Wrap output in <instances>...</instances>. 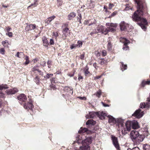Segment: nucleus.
<instances>
[{
	"mask_svg": "<svg viewBox=\"0 0 150 150\" xmlns=\"http://www.w3.org/2000/svg\"><path fill=\"white\" fill-rule=\"evenodd\" d=\"M137 4V10L136 11L132 16V18L134 21H139L140 23L138 24L141 27L142 29L145 30L146 27L145 25L147 23L146 19L141 17L144 12L147 11V8L145 3L141 0H134Z\"/></svg>",
	"mask_w": 150,
	"mask_h": 150,
	"instance_id": "obj_1",
	"label": "nucleus"
},
{
	"mask_svg": "<svg viewBox=\"0 0 150 150\" xmlns=\"http://www.w3.org/2000/svg\"><path fill=\"white\" fill-rule=\"evenodd\" d=\"M82 137L81 136L79 135L78 138H76V142L79 144L82 143V146L80 147V150H89L90 147L89 145L91 143V139L89 138H87L84 140H81Z\"/></svg>",
	"mask_w": 150,
	"mask_h": 150,
	"instance_id": "obj_2",
	"label": "nucleus"
},
{
	"mask_svg": "<svg viewBox=\"0 0 150 150\" xmlns=\"http://www.w3.org/2000/svg\"><path fill=\"white\" fill-rule=\"evenodd\" d=\"M126 131H130L131 128L133 129H137L139 127L138 122L136 120L132 121H127L125 123Z\"/></svg>",
	"mask_w": 150,
	"mask_h": 150,
	"instance_id": "obj_3",
	"label": "nucleus"
},
{
	"mask_svg": "<svg viewBox=\"0 0 150 150\" xmlns=\"http://www.w3.org/2000/svg\"><path fill=\"white\" fill-rule=\"evenodd\" d=\"M120 30L121 31H126L131 32L133 28V27L124 21L121 22L120 24Z\"/></svg>",
	"mask_w": 150,
	"mask_h": 150,
	"instance_id": "obj_4",
	"label": "nucleus"
},
{
	"mask_svg": "<svg viewBox=\"0 0 150 150\" xmlns=\"http://www.w3.org/2000/svg\"><path fill=\"white\" fill-rule=\"evenodd\" d=\"M116 122L119 123L118 126L119 127H122V132L123 134L125 135L127 132H126V128L124 127V124L123 123V120L121 118L118 119L116 120Z\"/></svg>",
	"mask_w": 150,
	"mask_h": 150,
	"instance_id": "obj_5",
	"label": "nucleus"
},
{
	"mask_svg": "<svg viewBox=\"0 0 150 150\" xmlns=\"http://www.w3.org/2000/svg\"><path fill=\"white\" fill-rule=\"evenodd\" d=\"M111 138L112 141V143L115 147L117 150H120V146L118 141L117 138L114 135H112Z\"/></svg>",
	"mask_w": 150,
	"mask_h": 150,
	"instance_id": "obj_6",
	"label": "nucleus"
},
{
	"mask_svg": "<svg viewBox=\"0 0 150 150\" xmlns=\"http://www.w3.org/2000/svg\"><path fill=\"white\" fill-rule=\"evenodd\" d=\"M120 41L124 43V46L122 49L124 50H126L129 49L127 45L129 43V41L125 38H120Z\"/></svg>",
	"mask_w": 150,
	"mask_h": 150,
	"instance_id": "obj_7",
	"label": "nucleus"
},
{
	"mask_svg": "<svg viewBox=\"0 0 150 150\" xmlns=\"http://www.w3.org/2000/svg\"><path fill=\"white\" fill-rule=\"evenodd\" d=\"M144 115L143 112V111H141L140 109H139L137 110L133 113L132 115L133 116H134L138 118H141Z\"/></svg>",
	"mask_w": 150,
	"mask_h": 150,
	"instance_id": "obj_8",
	"label": "nucleus"
},
{
	"mask_svg": "<svg viewBox=\"0 0 150 150\" xmlns=\"http://www.w3.org/2000/svg\"><path fill=\"white\" fill-rule=\"evenodd\" d=\"M139 134L138 131L136 130L132 131L130 132V137L132 141L134 142Z\"/></svg>",
	"mask_w": 150,
	"mask_h": 150,
	"instance_id": "obj_9",
	"label": "nucleus"
},
{
	"mask_svg": "<svg viewBox=\"0 0 150 150\" xmlns=\"http://www.w3.org/2000/svg\"><path fill=\"white\" fill-rule=\"evenodd\" d=\"M36 25L35 24L27 25L25 28V30L26 31H28L34 29Z\"/></svg>",
	"mask_w": 150,
	"mask_h": 150,
	"instance_id": "obj_10",
	"label": "nucleus"
},
{
	"mask_svg": "<svg viewBox=\"0 0 150 150\" xmlns=\"http://www.w3.org/2000/svg\"><path fill=\"white\" fill-rule=\"evenodd\" d=\"M33 107V104L30 102L24 104V108L26 109L32 110Z\"/></svg>",
	"mask_w": 150,
	"mask_h": 150,
	"instance_id": "obj_11",
	"label": "nucleus"
},
{
	"mask_svg": "<svg viewBox=\"0 0 150 150\" xmlns=\"http://www.w3.org/2000/svg\"><path fill=\"white\" fill-rule=\"evenodd\" d=\"M18 90L16 88L11 89L6 91V92L8 94H13L17 92Z\"/></svg>",
	"mask_w": 150,
	"mask_h": 150,
	"instance_id": "obj_12",
	"label": "nucleus"
},
{
	"mask_svg": "<svg viewBox=\"0 0 150 150\" xmlns=\"http://www.w3.org/2000/svg\"><path fill=\"white\" fill-rule=\"evenodd\" d=\"M17 98L18 100L21 101H25L27 99L26 96L23 94H21Z\"/></svg>",
	"mask_w": 150,
	"mask_h": 150,
	"instance_id": "obj_13",
	"label": "nucleus"
},
{
	"mask_svg": "<svg viewBox=\"0 0 150 150\" xmlns=\"http://www.w3.org/2000/svg\"><path fill=\"white\" fill-rule=\"evenodd\" d=\"M144 138V136L143 135L139 134L134 142L139 143L143 140Z\"/></svg>",
	"mask_w": 150,
	"mask_h": 150,
	"instance_id": "obj_14",
	"label": "nucleus"
},
{
	"mask_svg": "<svg viewBox=\"0 0 150 150\" xmlns=\"http://www.w3.org/2000/svg\"><path fill=\"white\" fill-rule=\"evenodd\" d=\"M108 122L111 125L115 124L116 122V120L111 116H108Z\"/></svg>",
	"mask_w": 150,
	"mask_h": 150,
	"instance_id": "obj_15",
	"label": "nucleus"
},
{
	"mask_svg": "<svg viewBox=\"0 0 150 150\" xmlns=\"http://www.w3.org/2000/svg\"><path fill=\"white\" fill-rule=\"evenodd\" d=\"M90 118H93L96 115L98 116V112H91L89 113Z\"/></svg>",
	"mask_w": 150,
	"mask_h": 150,
	"instance_id": "obj_16",
	"label": "nucleus"
},
{
	"mask_svg": "<svg viewBox=\"0 0 150 150\" xmlns=\"http://www.w3.org/2000/svg\"><path fill=\"white\" fill-rule=\"evenodd\" d=\"M95 124V121H94L93 119L88 120L86 123V125H94Z\"/></svg>",
	"mask_w": 150,
	"mask_h": 150,
	"instance_id": "obj_17",
	"label": "nucleus"
},
{
	"mask_svg": "<svg viewBox=\"0 0 150 150\" xmlns=\"http://www.w3.org/2000/svg\"><path fill=\"white\" fill-rule=\"evenodd\" d=\"M55 16H52L50 17L47 18L45 20V22L47 24H49L52 20H53L55 18Z\"/></svg>",
	"mask_w": 150,
	"mask_h": 150,
	"instance_id": "obj_18",
	"label": "nucleus"
},
{
	"mask_svg": "<svg viewBox=\"0 0 150 150\" xmlns=\"http://www.w3.org/2000/svg\"><path fill=\"white\" fill-rule=\"evenodd\" d=\"M43 45L44 46L47 47L49 45V43L47 39L45 38H42Z\"/></svg>",
	"mask_w": 150,
	"mask_h": 150,
	"instance_id": "obj_19",
	"label": "nucleus"
},
{
	"mask_svg": "<svg viewBox=\"0 0 150 150\" xmlns=\"http://www.w3.org/2000/svg\"><path fill=\"white\" fill-rule=\"evenodd\" d=\"M75 16L76 13H75L73 12H71L69 14L68 17V19L70 20L72 19Z\"/></svg>",
	"mask_w": 150,
	"mask_h": 150,
	"instance_id": "obj_20",
	"label": "nucleus"
},
{
	"mask_svg": "<svg viewBox=\"0 0 150 150\" xmlns=\"http://www.w3.org/2000/svg\"><path fill=\"white\" fill-rule=\"evenodd\" d=\"M63 34L65 36H67L69 34V29L68 28H66L64 29L63 31Z\"/></svg>",
	"mask_w": 150,
	"mask_h": 150,
	"instance_id": "obj_21",
	"label": "nucleus"
},
{
	"mask_svg": "<svg viewBox=\"0 0 150 150\" xmlns=\"http://www.w3.org/2000/svg\"><path fill=\"white\" fill-rule=\"evenodd\" d=\"M106 25L112 28L113 27V28H116L117 26V25L116 23H106Z\"/></svg>",
	"mask_w": 150,
	"mask_h": 150,
	"instance_id": "obj_22",
	"label": "nucleus"
},
{
	"mask_svg": "<svg viewBox=\"0 0 150 150\" xmlns=\"http://www.w3.org/2000/svg\"><path fill=\"white\" fill-rule=\"evenodd\" d=\"M89 131L88 129L86 128H81L80 129L79 131V133H84L85 132H87V133H88Z\"/></svg>",
	"mask_w": 150,
	"mask_h": 150,
	"instance_id": "obj_23",
	"label": "nucleus"
},
{
	"mask_svg": "<svg viewBox=\"0 0 150 150\" xmlns=\"http://www.w3.org/2000/svg\"><path fill=\"white\" fill-rule=\"evenodd\" d=\"M104 27L102 25H99L97 27V29L98 32H102L103 30L104 29Z\"/></svg>",
	"mask_w": 150,
	"mask_h": 150,
	"instance_id": "obj_24",
	"label": "nucleus"
},
{
	"mask_svg": "<svg viewBox=\"0 0 150 150\" xmlns=\"http://www.w3.org/2000/svg\"><path fill=\"white\" fill-rule=\"evenodd\" d=\"M107 116V114L105 112H98V116L100 118L101 117L102 118L103 117H104V116Z\"/></svg>",
	"mask_w": 150,
	"mask_h": 150,
	"instance_id": "obj_25",
	"label": "nucleus"
},
{
	"mask_svg": "<svg viewBox=\"0 0 150 150\" xmlns=\"http://www.w3.org/2000/svg\"><path fill=\"white\" fill-rule=\"evenodd\" d=\"M112 45L110 42L108 41L107 44V49L109 51L111 50H112Z\"/></svg>",
	"mask_w": 150,
	"mask_h": 150,
	"instance_id": "obj_26",
	"label": "nucleus"
},
{
	"mask_svg": "<svg viewBox=\"0 0 150 150\" xmlns=\"http://www.w3.org/2000/svg\"><path fill=\"white\" fill-rule=\"evenodd\" d=\"M24 55L23 53L21 52H17V54L16 55V56L18 57L21 58Z\"/></svg>",
	"mask_w": 150,
	"mask_h": 150,
	"instance_id": "obj_27",
	"label": "nucleus"
},
{
	"mask_svg": "<svg viewBox=\"0 0 150 150\" xmlns=\"http://www.w3.org/2000/svg\"><path fill=\"white\" fill-rule=\"evenodd\" d=\"M108 32L109 30L108 27L107 28H106L104 27V29L103 30L102 33L104 35H106Z\"/></svg>",
	"mask_w": 150,
	"mask_h": 150,
	"instance_id": "obj_28",
	"label": "nucleus"
},
{
	"mask_svg": "<svg viewBox=\"0 0 150 150\" xmlns=\"http://www.w3.org/2000/svg\"><path fill=\"white\" fill-rule=\"evenodd\" d=\"M144 150H150V146L149 145H144L143 146Z\"/></svg>",
	"mask_w": 150,
	"mask_h": 150,
	"instance_id": "obj_29",
	"label": "nucleus"
},
{
	"mask_svg": "<svg viewBox=\"0 0 150 150\" xmlns=\"http://www.w3.org/2000/svg\"><path fill=\"white\" fill-rule=\"evenodd\" d=\"M147 84V85H150V81H143L142 83V86L143 87H144L145 85Z\"/></svg>",
	"mask_w": 150,
	"mask_h": 150,
	"instance_id": "obj_30",
	"label": "nucleus"
},
{
	"mask_svg": "<svg viewBox=\"0 0 150 150\" xmlns=\"http://www.w3.org/2000/svg\"><path fill=\"white\" fill-rule=\"evenodd\" d=\"M122 66L121 67V69L122 71L126 69L127 68V66L126 65H125L123 64V62H122Z\"/></svg>",
	"mask_w": 150,
	"mask_h": 150,
	"instance_id": "obj_31",
	"label": "nucleus"
},
{
	"mask_svg": "<svg viewBox=\"0 0 150 150\" xmlns=\"http://www.w3.org/2000/svg\"><path fill=\"white\" fill-rule=\"evenodd\" d=\"M64 90L65 91H67V92L68 91H72V93H73L72 89L70 87H66L64 88Z\"/></svg>",
	"mask_w": 150,
	"mask_h": 150,
	"instance_id": "obj_32",
	"label": "nucleus"
},
{
	"mask_svg": "<svg viewBox=\"0 0 150 150\" xmlns=\"http://www.w3.org/2000/svg\"><path fill=\"white\" fill-rule=\"evenodd\" d=\"M89 22V21H85V23L86 25L88 24V26H90L91 25H92L93 24H95L96 23V21L94 19V21H93V23L88 24V23Z\"/></svg>",
	"mask_w": 150,
	"mask_h": 150,
	"instance_id": "obj_33",
	"label": "nucleus"
},
{
	"mask_svg": "<svg viewBox=\"0 0 150 150\" xmlns=\"http://www.w3.org/2000/svg\"><path fill=\"white\" fill-rule=\"evenodd\" d=\"M39 79L40 78L38 76H37L34 79V81L37 84H39L40 81Z\"/></svg>",
	"mask_w": 150,
	"mask_h": 150,
	"instance_id": "obj_34",
	"label": "nucleus"
},
{
	"mask_svg": "<svg viewBox=\"0 0 150 150\" xmlns=\"http://www.w3.org/2000/svg\"><path fill=\"white\" fill-rule=\"evenodd\" d=\"M105 61L103 58L100 59L99 60V63L101 65H103L105 64Z\"/></svg>",
	"mask_w": 150,
	"mask_h": 150,
	"instance_id": "obj_35",
	"label": "nucleus"
},
{
	"mask_svg": "<svg viewBox=\"0 0 150 150\" xmlns=\"http://www.w3.org/2000/svg\"><path fill=\"white\" fill-rule=\"evenodd\" d=\"M39 67L38 66H35L32 69V71H38L39 70Z\"/></svg>",
	"mask_w": 150,
	"mask_h": 150,
	"instance_id": "obj_36",
	"label": "nucleus"
},
{
	"mask_svg": "<svg viewBox=\"0 0 150 150\" xmlns=\"http://www.w3.org/2000/svg\"><path fill=\"white\" fill-rule=\"evenodd\" d=\"M109 32H113L115 31V28H111L110 27H108Z\"/></svg>",
	"mask_w": 150,
	"mask_h": 150,
	"instance_id": "obj_37",
	"label": "nucleus"
},
{
	"mask_svg": "<svg viewBox=\"0 0 150 150\" xmlns=\"http://www.w3.org/2000/svg\"><path fill=\"white\" fill-rule=\"evenodd\" d=\"M8 88V87L4 85H0V90H2L4 89H6Z\"/></svg>",
	"mask_w": 150,
	"mask_h": 150,
	"instance_id": "obj_38",
	"label": "nucleus"
},
{
	"mask_svg": "<svg viewBox=\"0 0 150 150\" xmlns=\"http://www.w3.org/2000/svg\"><path fill=\"white\" fill-rule=\"evenodd\" d=\"M82 42L80 41H78L77 42V44L76 45L77 47H81L82 46Z\"/></svg>",
	"mask_w": 150,
	"mask_h": 150,
	"instance_id": "obj_39",
	"label": "nucleus"
},
{
	"mask_svg": "<svg viewBox=\"0 0 150 150\" xmlns=\"http://www.w3.org/2000/svg\"><path fill=\"white\" fill-rule=\"evenodd\" d=\"M25 59L26 60V61L25 64L26 65L28 64L29 63V57L28 56H25Z\"/></svg>",
	"mask_w": 150,
	"mask_h": 150,
	"instance_id": "obj_40",
	"label": "nucleus"
},
{
	"mask_svg": "<svg viewBox=\"0 0 150 150\" xmlns=\"http://www.w3.org/2000/svg\"><path fill=\"white\" fill-rule=\"evenodd\" d=\"M53 75L52 74H47L46 76H44V78L46 79H49L52 77Z\"/></svg>",
	"mask_w": 150,
	"mask_h": 150,
	"instance_id": "obj_41",
	"label": "nucleus"
},
{
	"mask_svg": "<svg viewBox=\"0 0 150 150\" xmlns=\"http://www.w3.org/2000/svg\"><path fill=\"white\" fill-rule=\"evenodd\" d=\"M88 67H87L86 66V69L85 71V75H87L90 73V72L88 71Z\"/></svg>",
	"mask_w": 150,
	"mask_h": 150,
	"instance_id": "obj_42",
	"label": "nucleus"
},
{
	"mask_svg": "<svg viewBox=\"0 0 150 150\" xmlns=\"http://www.w3.org/2000/svg\"><path fill=\"white\" fill-rule=\"evenodd\" d=\"M37 0H35L34 3L31 4L30 6H29L28 7V8L30 7L31 6H34V5H35V6H36L37 4Z\"/></svg>",
	"mask_w": 150,
	"mask_h": 150,
	"instance_id": "obj_43",
	"label": "nucleus"
},
{
	"mask_svg": "<svg viewBox=\"0 0 150 150\" xmlns=\"http://www.w3.org/2000/svg\"><path fill=\"white\" fill-rule=\"evenodd\" d=\"M127 150H140V149L138 147H136L133 148L132 149H131L130 148H128L127 149Z\"/></svg>",
	"mask_w": 150,
	"mask_h": 150,
	"instance_id": "obj_44",
	"label": "nucleus"
},
{
	"mask_svg": "<svg viewBox=\"0 0 150 150\" xmlns=\"http://www.w3.org/2000/svg\"><path fill=\"white\" fill-rule=\"evenodd\" d=\"M78 16L79 17H78L77 18V20H78L80 23H81V15L80 13H79L78 14Z\"/></svg>",
	"mask_w": 150,
	"mask_h": 150,
	"instance_id": "obj_45",
	"label": "nucleus"
},
{
	"mask_svg": "<svg viewBox=\"0 0 150 150\" xmlns=\"http://www.w3.org/2000/svg\"><path fill=\"white\" fill-rule=\"evenodd\" d=\"M101 91L99 90L97 92L96 94V95L98 97V98H99L101 95Z\"/></svg>",
	"mask_w": 150,
	"mask_h": 150,
	"instance_id": "obj_46",
	"label": "nucleus"
},
{
	"mask_svg": "<svg viewBox=\"0 0 150 150\" xmlns=\"http://www.w3.org/2000/svg\"><path fill=\"white\" fill-rule=\"evenodd\" d=\"M50 89L51 90H52V89H53V90H55L56 88L55 86L53 85L52 83L51 85H50Z\"/></svg>",
	"mask_w": 150,
	"mask_h": 150,
	"instance_id": "obj_47",
	"label": "nucleus"
},
{
	"mask_svg": "<svg viewBox=\"0 0 150 150\" xmlns=\"http://www.w3.org/2000/svg\"><path fill=\"white\" fill-rule=\"evenodd\" d=\"M102 56L103 57L107 55V52L106 50H103L102 52Z\"/></svg>",
	"mask_w": 150,
	"mask_h": 150,
	"instance_id": "obj_48",
	"label": "nucleus"
},
{
	"mask_svg": "<svg viewBox=\"0 0 150 150\" xmlns=\"http://www.w3.org/2000/svg\"><path fill=\"white\" fill-rule=\"evenodd\" d=\"M143 135L144 136V138L145 137H147V136H148V134H149V133L147 131H144L143 132Z\"/></svg>",
	"mask_w": 150,
	"mask_h": 150,
	"instance_id": "obj_49",
	"label": "nucleus"
},
{
	"mask_svg": "<svg viewBox=\"0 0 150 150\" xmlns=\"http://www.w3.org/2000/svg\"><path fill=\"white\" fill-rule=\"evenodd\" d=\"M140 107L141 108H146L145 103H141Z\"/></svg>",
	"mask_w": 150,
	"mask_h": 150,
	"instance_id": "obj_50",
	"label": "nucleus"
},
{
	"mask_svg": "<svg viewBox=\"0 0 150 150\" xmlns=\"http://www.w3.org/2000/svg\"><path fill=\"white\" fill-rule=\"evenodd\" d=\"M77 47L76 45L73 44L71 45L70 48L71 49H75Z\"/></svg>",
	"mask_w": 150,
	"mask_h": 150,
	"instance_id": "obj_51",
	"label": "nucleus"
},
{
	"mask_svg": "<svg viewBox=\"0 0 150 150\" xmlns=\"http://www.w3.org/2000/svg\"><path fill=\"white\" fill-rule=\"evenodd\" d=\"M6 35H8L9 37H11L13 35L12 32H8V33H6Z\"/></svg>",
	"mask_w": 150,
	"mask_h": 150,
	"instance_id": "obj_52",
	"label": "nucleus"
},
{
	"mask_svg": "<svg viewBox=\"0 0 150 150\" xmlns=\"http://www.w3.org/2000/svg\"><path fill=\"white\" fill-rule=\"evenodd\" d=\"M4 52H5V50L4 48H1L0 50V52L1 54H4Z\"/></svg>",
	"mask_w": 150,
	"mask_h": 150,
	"instance_id": "obj_53",
	"label": "nucleus"
},
{
	"mask_svg": "<svg viewBox=\"0 0 150 150\" xmlns=\"http://www.w3.org/2000/svg\"><path fill=\"white\" fill-rule=\"evenodd\" d=\"M78 98L81 100H86V98L85 97H81L80 96L78 97Z\"/></svg>",
	"mask_w": 150,
	"mask_h": 150,
	"instance_id": "obj_54",
	"label": "nucleus"
},
{
	"mask_svg": "<svg viewBox=\"0 0 150 150\" xmlns=\"http://www.w3.org/2000/svg\"><path fill=\"white\" fill-rule=\"evenodd\" d=\"M54 40L52 39H50V45H53L54 44Z\"/></svg>",
	"mask_w": 150,
	"mask_h": 150,
	"instance_id": "obj_55",
	"label": "nucleus"
},
{
	"mask_svg": "<svg viewBox=\"0 0 150 150\" xmlns=\"http://www.w3.org/2000/svg\"><path fill=\"white\" fill-rule=\"evenodd\" d=\"M117 13V11H115L111 14V16H114L116 15Z\"/></svg>",
	"mask_w": 150,
	"mask_h": 150,
	"instance_id": "obj_56",
	"label": "nucleus"
},
{
	"mask_svg": "<svg viewBox=\"0 0 150 150\" xmlns=\"http://www.w3.org/2000/svg\"><path fill=\"white\" fill-rule=\"evenodd\" d=\"M98 32H97V31H96V30H95V31H94L93 30V31L91 33H90V34L91 35H93V34H95V33H98Z\"/></svg>",
	"mask_w": 150,
	"mask_h": 150,
	"instance_id": "obj_57",
	"label": "nucleus"
},
{
	"mask_svg": "<svg viewBox=\"0 0 150 150\" xmlns=\"http://www.w3.org/2000/svg\"><path fill=\"white\" fill-rule=\"evenodd\" d=\"M146 105V108H149L150 106V104L149 103H146L145 104Z\"/></svg>",
	"mask_w": 150,
	"mask_h": 150,
	"instance_id": "obj_58",
	"label": "nucleus"
},
{
	"mask_svg": "<svg viewBox=\"0 0 150 150\" xmlns=\"http://www.w3.org/2000/svg\"><path fill=\"white\" fill-rule=\"evenodd\" d=\"M6 30L8 32H9L11 30V28L9 27H8L6 28Z\"/></svg>",
	"mask_w": 150,
	"mask_h": 150,
	"instance_id": "obj_59",
	"label": "nucleus"
},
{
	"mask_svg": "<svg viewBox=\"0 0 150 150\" xmlns=\"http://www.w3.org/2000/svg\"><path fill=\"white\" fill-rule=\"evenodd\" d=\"M4 97V94L0 91V98H3Z\"/></svg>",
	"mask_w": 150,
	"mask_h": 150,
	"instance_id": "obj_60",
	"label": "nucleus"
},
{
	"mask_svg": "<svg viewBox=\"0 0 150 150\" xmlns=\"http://www.w3.org/2000/svg\"><path fill=\"white\" fill-rule=\"evenodd\" d=\"M84 54H82L80 56V58L81 59H83L84 58Z\"/></svg>",
	"mask_w": 150,
	"mask_h": 150,
	"instance_id": "obj_61",
	"label": "nucleus"
},
{
	"mask_svg": "<svg viewBox=\"0 0 150 150\" xmlns=\"http://www.w3.org/2000/svg\"><path fill=\"white\" fill-rule=\"evenodd\" d=\"M114 5L113 4H110L109 5V8L110 9H111Z\"/></svg>",
	"mask_w": 150,
	"mask_h": 150,
	"instance_id": "obj_62",
	"label": "nucleus"
},
{
	"mask_svg": "<svg viewBox=\"0 0 150 150\" xmlns=\"http://www.w3.org/2000/svg\"><path fill=\"white\" fill-rule=\"evenodd\" d=\"M53 35L56 37H57L58 36V34L57 33V32H54L53 33Z\"/></svg>",
	"mask_w": 150,
	"mask_h": 150,
	"instance_id": "obj_63",
	"label": "nucleus"
},
{
	"mask_svg": "<svg viewBox=\"0 0 150 150\" xmlns=\"http://www.w3.org/2000/svg\"><path fill=\"white\" fill-rule=\"evenodd\" d=\"M38 73H39V74L40 75H42V76L43 75V73L41 71L38 70Z\"/></svg>",
	"mask_w": 150,
	"mask_h": 150,
	"instance_id": "obj_64",
	"label": "nucleus"
}]
</instances>
